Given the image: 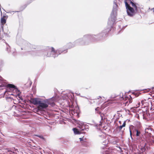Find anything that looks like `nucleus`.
Returning <instances> with one entry per match:
<instances>
[{
    "label": "nucleus",
    "mask_w": 154,
    "mask_h": 154,
    "mask_svg": "<svg viewBox=\"0 0 154 154\" xmlns=\"http://www.w3.org/2000/svg\"><path fill=\"white\" fill-rule=\"evenodd\" d=\"M77 124H79L80 125H81V126H82L83 125H85V124L83 122L79 121Z\"/></svg>",
    "instance_id": "27"
},
{
    "label": "nucleus",
    "mask_w": 154,
    "mask_h": 154,
    "mask_svg": "<svg viewBox=\"0 0 154 154\" xmlns=\"http://www.w3.org/2000/svg\"><path fill=\"white\" fill-rule=\"evenodd\" d=\"M2 40L3 41V42H4V41H5V40Z\"/></svg>",
    "instance_id": "44"
},
{
    "label": "nucleus",
    "mask_w": 154,
    "mask_h": 154,
    "mask_svg": "<svg viewBox=\"0 0 154 154\" xmlns=\"http://www.w3.org/2000/svg\"><path fill=\"white\" fill-rule=\"evenodd\" d=\"M48 51H46L44 53V56L47 57H53L55 58L57 57L60 54L62 53L65 51L64 53L67 52L66 49L65 47L59 48L55 50L54 48L52 47L51 48H48Z\"/></svg>",
    "instance_id": "1"
},
{
    "label": "nucleus",
    "mask_w": 154,
    "mask_h": 154,
    "mask_svg": "<svg viewBox=\"0 0 154 154\" xmlns=\"http://www.w3.org/2000/svg\"><path fill=\"white\" fill-rule=\"evenodd\" d=\"M53 97L44 100H41L38 107L41 109H44L47 108L48 105L51 106H54L55 103L53 101Z\"/></svg>",
    "instance_id": "3"
},
{
    "label": "nucleus",
    "mask_w": 154,
    "mask_h": 154,
    "mask_svg": "<svg viewBox=\"0 0 154 154\" xmlns=\"http://www.w3.org/2000/svg\"><path fill=\"white\" fill-rule=\"evenodd\" d=\"M107 143H105L104 142H103V144L104 145V146L101 147V148L105 150L106 148V145L107 144Z\"/></svg>",
    "instance_id": "25"
},
{
    "label": "nucleus",
    "mask_w": 154,
    "mask_h": 154,
    "mask_svg": "<svg viewBox=\"0 0 154 154\" xmlns=\"http://www.w3.org/2000/svg\"><path fill=\"white\" fill-rule=\"evenodd\" d=\"M6 51L8 53H9V51H10V47L8 45L6 47Z\"/></svg>",
    "instance_id": "24"
},
{
    "label": "nucleus",
    "mask_w": 154,
    "mask_h": 154,
    "mask_svg": "<svg viewBox=\"0 0 154 154\" xmlns=\"http://www.w3.org/2000/svg\"><path fill=\"white\" fill-rule=\"evenodd\" d=\"M76 46L75 44L74 43V42L73 43L69 42L67 43L66 45L63 46V47H65L66 49V51H67L68 49L71 48Z\"/></svg>",
    "instance_id": "13"
},
{
    "label": "nucleus",
    "mask_w": 154,
    "mask_h": 154,
    "mask_svg": "<svg viewBox=\"0 0 154 154\" xmlns=\"http://www.w3.org/2000/svg\"><path fill=\"white\" fill-rule=\"evenodd\" d=\"M135 135L137 137H140L141 135L140 131L139 130L137 129L136 133L135 134Z\"/></svg>",
    "instance_id": "20"
},
{
    "label": "nucleus",
    "mask_w": 154,
    "mask_h": 154,
    "mask_svg": "<svg viewBox=\"0 0 154 154\" xmlns=\"http://www.w3.org/2000/svg\"><path fill=\"white\" fill-rule=\"evenodd\" d=\"M98 107H97V108H96L95 109V110L96 111H98Z\"/></svg>",
    "instance_id": "37"
},
{
    "label": "nucleus",
    "mask_w": 154,
    "mask_h": 154,
    "mask_svg": "<svg viewBox=\"0 0 154 154\" xmlns=\"http://www.w3.org/2000/svg\"><path fill=\"white\" fill-rule=\"evenodd\" d=\"M102 136L101 135H99L100 137V136Z\"/></svg>",
    "instance_id": "52"
},
{
    "label": "nucleus",
    "mask_w": 154,
    "mask_h": 154,
    "mask_svg": "<svg viewBox=\"0 0 154 154\" xmlns=\"http://www.w3.org/2000/svg\"><path fill=\"white\" fill-rule=\"evenodd\" d=\"M7 88H8L7 90L9 89L10 90H15V91L17 92V95H20V91L17 88V87L16 86H15V85L12 84H8L7 85Z\"/></svg>",
    "instance_id": "9"
},
{
    "label": "nucleus",
    "mask_w": 154,
    "mask_h": 154,
    "mask_svg": "<svg viewBox=\"0 0 154 154\" xmlns=\"http://www.w3.org/2000/svg\"><path fill=\"white\" fill-rule=\"evenodd\" d=\"M153 132V130L151 128H146L145 129V133L146 135L151 137L152 136V132Z\"/></svg>",
    "instance_id": "14"
},
{
    "label": "nucleus",
    "mask_w": 154,
    "mask_h": 154,
    "mask_svg": "<svg viewBox=\"0 0 154 154\" xmlns=\"http://www.w3.org/2000/svg\"><path fill=\"white\" fill-rule=\"evenodd\" d=\"M146 112V111L144 112Z\"/></svg>",
    "instance_id": "48"
},
{
    "label": "nucleus",
    "mask_w": 154,
    "mask_h": 154,
    "mask_svg": "<svg viewBox=\"0 0 154 154\" xmlns=\"http://www.w3.org/2000/svg\"><path fill=\"white\" fill-rule=\"evenodd\" d=\"M5 43L6 44H7V43L5 42Z\"/></svg>",
    "instance_id": "51"
},
{
    "label": "nucleus",
    "mask_w": 154,
    "mask_h": 154,
    "mask_svg": "<svg viewBox=\"0 0 154 154\" xmlns=\"http://www.w3.org/2000/svg\"><path fill=\"white\" fill-rule=\"evenodd\" d=\"M130 3L131 4L132 6L134 8L135 11L136 12L137 11H138V7L137 5H138V4L136 3L133 2L131 1H130Z\"/></svg>",
    "instance_id": "18"
},
{
    "label": "nucleus",
    "mask_w": 154,
    "mask_h": 154,
    "mask_svg": "<svg viewBox=\"0 0 154 154\" xmlns=\"http://www.w3.org/2000/svg\"><path fill=\"white\" fill-rule=\"evenodd\" d=\"M150 110L152 109V108H150Z\"/></svg>",
    "instance_id": "47"
},
{
    "label": "nucleus",
    "mask_w": 154,
    "mask_h": 154,
    "mask_svg": "<svg viewBox=\"0 0 154 154\" xmlns=\"http://www.w3.org/2000/svg\"><path fill=\"white\" fill-rule=\"evenodd\" d=\"M79 139L80 140V141H82L83 140V138H79Z\"/></svg>",
    "instance_id": "35"
},
{
    "label": "nucleus",
    "mask_w": 154,
    "mask_h": 154,
    "mask_svg": "<svg viewBox=\"0 0 154 154\" xmlns=\"http://www.w3.org/2000/svg\"><path fill=\"white\" fill-rule=\"evenodd\" d=\"M138 104H140V103H138Z\"/></svg>",
    "instance_id": "53"
},
{
    "label": "nucleus",
    "mask_w": 154,
    "mask_h": 154,
    "mask_svg": "<svg viewBox=\"0 0 154 154\" xmlns=\"http://www.w3.org/2000/svg\"><path fill=\"white\" fill-rule=\"evenodd\" d=\"M89 130V128L88 127V126L87 124H85L82 126V128H81L80 131H84V130H85L88 131Z\"/></svg>",
    "instance_id": "17"
},
{
    "label": "nucleus",
    "mask_w": 154,
    "mask_h": 154,
    "mask_svg": "<svg viewBox=\"0 0 154 154\" xmlns=\"http://www.w3.org/2000/svg\"><path fill=\"white\" fill-rule=\"evenodd\" d=\"M19 44L21 46V49L22 50L24 49L29 51V48H30L31 46H33L32 45L22 38L20 39Z\"/></svg>",
    "instance_id": "4"
},
{
    "label": "nucleus",
    "mask_w": 154,
    "mask_h": 154,
    "mask_svg": "<svg viewBox=\"0 0 154 154\" xmlns=\"http://www.w3.org/2000/svg\"><path fill=\"white\" fill-rule=\"evenodd\" d=\"M74 43L75 44L76 46L85 44L83 38H80L76 40L74 42Z\"/></svg>",
    "instance_id": "11"
},
{
    "label": "nucleus",
    "mask_w": 154,
    "mask_h": 154,
    "mask_svg": "<svg viewBox=\"0 0 154 154\" xmlns=\"http://www.w3.org/2000/svg\"><path fill=\"white\" fill-rule=\"evenodd\" d=\"M104 114L103 113H101L100 115V116L101 118V119L103 120V117L104 116Z\"/></svg>",
    "instance_id": "28"
},
{
    "label": "nucleus",
    "mask_w": 154,
    "mask_h": 154,
    "mask_svg": "<svg viewBox=\"0 0 154 154\" xmlns=\"http://www.w3.org/2000/svg\"><path fill=\"white\" fill-rule=\"evenodd\" d=\"M99 98H101V96H99Z\"/></svg>",
    "instance_id": "42"
},
{
    "label": "nucleus",
    "mask_w": 154,
    "mask_h": 154,
    "mask_svg": "<svg viewBox=\"0 0 154 154\" xmlns=\"http://www.w3.org/2000/svg\"><path fill=\"white\" fill-rule=\"evenodd\" d=\"M19 95H18V96H19V98L21 100H23V99ZM16 96H18V95H17V94Z\"/></svg>",
    "instance_id": "34"
},
{
    "label": "nucleus",
    "mask_w": 154,
    "mask_h": 154,
    "mask_svg": "<svg viewBox=\"0 0 154 154\" xmlns=\"http://www.w3.org/2000/svg\"><path fill=\"white\" fill-rule=\"evenodd\" d=\"M107 32V31H104L100 33L95 35V41H101L105 38Z\"/></svg>",
    "instance_id": "8"
},
{
    "label": "nucleus",
    "mask_w": 154,
    "mask_h": 154,
    "mask_svg": "<svg viewBox=\"0 0 154 154\" xmlns=\"http://www.w3.org/2000/svg\"><path fill=\"white\" fill-rule=\"evenodd\" d=\"M147 144H148L149 145H152L154 143V140H149L147 142Z\"/></svg>",
    "instance_id": "22"
},
{
    "label": "nucleus",
    "mask_w": 154,
    "mask_h": 154,
    "mask_svg": "<svg viewBox=\"0 0 154 154\" xmlns=\"http://www.w3.org/2000/svg\"><path fill=\"white\" fill-rule=\"evenodd\" d=\"M119 98L121 100H128L127 101L124 103V104H125V106H126L127 105L128 106L129 104L131 103L132 102V98L131 97V95H129L130 98H129L128 97H125V98L123 97V94L122 93H120L119 95Z\"/></svg>",
    "instance_id": "7"
},
{
    "label": "nucleus",
    "mask_w": 154,
    "mask_h": 154,
    "mask_svg": "<svg viewBox=\"0 0 154 154\" xmlns=\"http://www.w3.org/2000/svg\"><path fill=\"white\" fill-rule=\"evenodd\" d=\"M0 80L2 82H3L4 81V79L1 76H0Z\"/></svg>",
    "instance_id": "29"
},
{
    "label": "nucleus",
    "mask_w": 154,
    "mask_h": 154,
    "mask_svg": "<svg viewBox=\"0 0 154 154\" xmlns=\"http://www.w3.org/2000/svg\"><path fill=\"white\" fill-rule=\"evenodd\" d=\"M85 44L91 41H95V35L86 34L82 37Z\"/></svg>",
    "instance_id": "6"
},
{
    "label": "nucleus",
    "mask_w": 154,
    "mask_h": 154,
    "mask_svg": "<svg viewBox=\"0 0 154 154\" xmlns=\"http://www.w3.org/2000/svg\"><path fill=\"white\" fill-rule=\"evenodd\" d=\"M126 123V122L125 121H124L123 124L122 125L120 126L119 127H118V128H119V130H121L123 127H125V126Z\"/></svg>",
    "instance_id": "21"
},
{
    "label": "nucleus",
    "mask_w": 154,
    "mask_h": 154,
    "mask_svg": "<svg viewBox=\"0 0 154 154\" xmlns=\"http://www.w3.org/2000/svg\"><path fill=\"white\" fill-rule=\"evenodd\" d=\"M136 127H134L133 125H131L129 127V131L130 133V135L131 138L132 139V134L135 135L136 131L137 130Z\"/></svg>",
    "instance_id": "10"
},
{
    "label": "nucleus",
    "mask_w": 154,
    "mask_h": 154,
    "mask_svg": "<svg viewBox=\"0 0 154 154\" xmlns=\"http://www.w3.org/2000/svg\"><path fill=\"white\" fill-rule=\"evenodd\" d=\"M1 61L2 63H3V60H2Z\"/></svg>",
    "instance_id": "40"
},
{
    "label": "nucleus",
    "mask_w": 154,
    "mask_h": 154,
    "mask_svg": "<svg viewBox=\"0 0 154 154\" xmlns=\"http://www.w3.org/2000/svg\"><path fill=\"white\" fill-rule=\"evenodd\" d=\"M78 124V126H77V127L78 128H79V129H80V130L81 129V128H82V126H81V125H80L79 124Z\"/></svg>",
    "instance_id": "30"
},
{
    "label": "nucleus",
    "mask_w": 154,
    "mask_h": 154,
    "mask_svg": "<svg viewBox=\"0 0 154 154\" xmlns=\"http://www.w3.org/2000/svg\"><path fill=\"white\" fill-rule=\"evenodd\" d=\"M146 144L144 146L140 148V150L138 152V154H146L145 152L146 150Z\"/></svg>",
    "instance_id": "15"
},
{
    "label": "nucleus",
    "mask_w": 154,
    "mask_h": 154,
    "mask_svg": "<svg viewBox=\"0 0 154 154\" xmlns=\"http://www.w3.org/2000/svg\"><path fill=\"white\" fill-rule=\"evenodd\" d=\"M101 152L103 154H110L109 152L107 150L102 151Z\"/></svg>",
    "instance_id": "23"
},
{
    "label": "nucleus",
    "mask_w": 154,
    "mask_h": 154,
    "mask_svg": "<svg viewBox=\"0 0 154 154\" xmlns=\"http://www.w3.org/2000/svg\"><path fill=\"white\" fill-rule=\"evenodd\" d=\"M92 122H94V121H92Z\"/></svg>",
    "instance_id": "45"
},
{
    "label": "nucleus",
    "mask_w": 154,
    "mask_h": 154,
    "mask_svg": "<svg viewBox=\"0 0 154 154\" xmlns=\"http://www.w3.org/2000/svg\"><path fill=\"white\" fill-rule=\"evenodd\" d=\"M32 45L33 46H31L30 48H29V50H31L32 51H33V50L35 49V46L34 45Z\"/></svg>",
    "instance_id": "26"
},
{
    "label": "nucleus",
    "mask_w": 154,
    "mask_h": 154,
    "mask_svg": "<svg viewBox=\"0 0 154 154\" xmlns=\"http://www.w3.org/2000/svg\"><path fill=\"white\" fill-rule=\"evenodd\" d=\"M119 123H120L121 121H119Z\"/></svg>",
    "instance_id": "49"
},
{
    "label": "nucleus",
    "mask_w": 154,
    "mask_h": 154,
    "mask_svg": "<svg viewBox=\"0 0 154 154\" xmlns=\"http://www.w3.org/2000/svg\"><path fill=\"white\" fill-rule=\"evenodd\" d=\"M133 94H134V95H135V96L136 97H137L139 96V94H136L135 93H133Z\"/></svg>",
    "instance_id": "31"
},
{
    "label": "nucleus",
    "mask_w": 154,
    "mask_h": 154,
    "mask_svg": "<svg viewBox=\"0 0 154 154\" xmlns=\"http://www.w3.org/2000/svg\"><path fill=\"white\" fill-rule=\"evenodd\" d=\"M17 12V11H15V12Z\"/></svg>",
    "instance_id": "50"
},
{
    "label": "nucleus",
    "mask_w": 154,
    "mask_h": 154,
    "mask_svg": "<svg viewBox=\"0 0 154 154\" xmlns=\"http://www.w3.org/2000/svg\"><path fill=\"white\" fill-rule=\"evenodd\" d=\"M97 112L99 114H101V113L100 112V111H97Z\"/></svg>",
    "instance_id": "36"
},
{
    "label": "nucleus",
    "mask_w": 154,
    "mask_h": 154,
    "mask_svg": "<svg viewBox=\"0 0 154 154\" xmlns=\"http://www.w3.org/2000/svg\"><path fill=\"white\" fill-rule=\"evenodd\" d=\"M7 13H11L10 12H7Z\"/></svg>",
    "instance_id": "46"
},
{
    "label": "nucleus",
    "mask_w": 154,
    "mask_h": 154,
    "mask_svg": "<svg viewBox=\"0 0 154 154\" xmlns=\"http://www.w3.org/2000/svg\"><path fill=\"white\" fill-rule=\"evenodd\" d=\"M149 9H150L151 10H153V13H154V8H152V9H151L150 8H149Z\"/></svg>",
    "instance_id": "33"
},
{
    "label": "nucleus",
    "mask_w": 154,
    "mask_h": 154,
    "mask_svg": "<svg viewBox=\"0 0 154 154\" xmlns=\"http://www.w3.org/2000/svg\"><path fill=\"white\" fill-rule=\"evenodd\" d=\"M6 17L5 16H3L2 17L1 22L2 23V25H1V27L2 28V30H3V25L6 23V20L5 18Z\"/></svg>",
    "instance_id": "16"
},
{
    "label": "nucleus",
    "mask_w": 154,
    "mask_h": 154,
    "mask_svg": "<svg viewBox=\"0 0 154 154\" xmlns=\"http://www.w3.org/2000/svg\"><path fill=\"white\" fill-rule=\"evenodd\" d=\"M72 130L73 131L74 133L75 134H80L82 133L81 131H79L76 128H73Z\"/></svg>",
    "instance_id": "19"
},
{
    "label": "nucleus",
    "mask_w": 154,
    "mask_h": 154,
    "mask_svg": "<svg viewBox=\"0 0 154 154\" xmlns=\"http://www.w3.org/2000/svg\"><path fill=\"white\" fill-rule=\"evenodd\" d=\"M36 136H37L38 137H40V136H38V135H37Z\"/></svg>",
    "instance_id": "41"
},
{
    "label": "nucleus",
    "mask_w": 154,
    "mask_h": 154,
    "mask_svg": "<svg viewBox=\"0 0 154 154\" xmlns=\"http://www.w3.org/2000/svg\"><path fill=\"white\" fill-rule=\"evenodd\" d=\"M152 90H154V87H152L151 88Z\"/></svg>",
    "instance_id": "38"
},
{
    "label": "nucleus",
    "mask_w": 154,
    "mask_h": 154,
    "mask_svg": "<svg viewBox=\"0 0 154 154\" xmlns=\"http://www.w3.org/2000/svg\"><path fill=\"white\" fill-rule=\"evenodd\" d=\"M8 99H13V98L10 97H6V99L7 100Z\"/></svg>",
    "instance_id": "32"
},
{
    "label": "nucleus",
    "mask_w": 154,
    "mask_h": 154,
    "mask_svg": "<svg viewBox=\"0 0 154 154\" xmlns=\"http://www.w3.org/2000/svg\"><path fill=\"white\" fill-rule=\"evenodd\" d=\"M41 100L40 99L38 98H31L30 100V102L38 106Z\"/></svg>",
    "instance_id": "12"
},
{
    "label": "nucleus",
    "mask_w": 154,
    "mask_h": 154,
    "mask_svg": "<svg viewBox=\"0 0 154 154\" xmlns=\"http://www.w3.org/2000/svg\"><path fill=\"white\" fill-rule=\"evenodd\" d=\"M117 5L116 3H114L112 11L110 14V17L109 18L108 24L110 27H112L116 20V11Z\"/></svg>",
    "instance_id": "2"
},
{
    "label": "nucleus",
    "mask_w": 154,
    "mask_h": 154,
    "mask_svg": "<svg viewBox=\"0 0 154 154\" xmlns=\"http://www.w3.org/2000/svg\"><path fill=\"white\" fill-rule=\"evenodd\" d=\"M83 133H84L85 134V132H83Z\"/></svg>",
    "instance_id": "43"
},
{
    "label": "nucleus",
    "mask_w": 154,
    "mask_h": 154,
    "mask_svg": "<svg viewBox=\"0 0 154 154\" xmlns=\"http://www.w3.org/2000/svg\"><path fill=\"white\" fill-rule=\"evenodd\" d=\"M125 2L128 15L131 17H133L135 14V10L133 8L130 6L126 1H125Z\"/></svg>",
    "instance_id": "5"
},
{
    "label": "nucleus",
    "mask_w": 154,
    "mask_h": 154,
    "mask_svg": "<svg viewBox=\"0 0 154 154\" xmlns=\"http://www.w3.org/2000/svg\"><path fill=\"white\" fill-rule=\"evenodd\" d=\"M11 95H14V94H10Z\"/></svg>",
    "instance_id": "39"
},
{
    "label": "nucleus",
    "mask_w": 154,
    "mask_h": 154,
    "mask_svg": "<svg viewBox=\"0 0 154 154\" xmlns=\"http://www.w3.org/2000/svg\"><path fill=\"white\" fill-rule=\"evenodd\" d=\"M138 104H140V103H138Z\"/></svg>",
    "instance_id": "54"
}]
</instances>
